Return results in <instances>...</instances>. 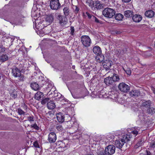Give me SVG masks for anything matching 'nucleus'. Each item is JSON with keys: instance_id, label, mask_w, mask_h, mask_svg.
<instances>
[{"instance_id": "30", "label": "nucleus", "mask_w": 155, "mask_h": 155, "mask_svg": "<svg viewBox=\"0 0 155 155\" xmlns=\"http://www.w3.org/2000/svg\"><path fill=\"white\" fill-rule=\"evenodd\" d=\"M56 128L58 130L61 132L63 130L62 126L61 125L57 124L56 126Z\"/></svg>"}, {"instance_id": "22", "label": "nucleus", "mask_w": 155, "mask_h": 155, "mask_svg": "<svg viewBox=\"0 0 155 155\" xmlns=\"http://www.w3.org/2000/svg\"><path fill=\"white\" fill-rule=\"evenodd\" d=\"M114 17L116 20L118 21H121L123 18L124 16L120 13H118L115 15Z\"/></svg>"}, {"instance_id": "9", "label": "nucleus", "mask_w": 155, "mask_h": 155, "mask_svg": "<svg viewBox=\"0 0 155 155\" xmlns=\"http://www.w3.org/2000/svg\"><path fill=\"white\" fill-rule=\"evenodd\" d=\"M12 73L13 76L15 77H17L20 76L21 72L18 68L15 67L12 69Z\"/></svg>"}, {"instance_id": "47", "label": "nucleus", "mask_w": 155, "mask_h": 155, "mask_svg": "<svg viewBox=\"0 0 155 155\" xmlns=\"http://www.w3.org/2000/svg\"><path fill=\"white\" fill-rule=\"evenodd\" d=\"M150 146L152 148H155V141L151 142Z\"/></svg>"}, {"instance_id": "19", "label": "nucleus", "mask_w": 155, "mask_h": 155, "mask_svg": "<svg viewBox=\"0 0 155 155\" xmlns=\"http://www.w3.org/2000/svg\"><path fill=\"white\" fill-rule=\"evenodd\" d=\"M44 96L43 93L40 92L38 91L35 94V98L37 100H39L43 97Z\"/></svg>"}, {"instance_id": "21", "label": "nucleus", "mask_w": 155, "mask_h": 155, "mask_svg": "<svg viewBox=\"0 0 155 155\" xmlns=\"http://www.w3.org/2000/svg\"><path fill=\"white\" fill-rule=\"evenodd\" d=\"M54 20V17L52 15H48L46 18V21L49 23V24L52 23Z\"/></svg>"}, {"instance_id": "1", "label": "nucleus", "mask_w": 155, "mask_h": 155, "mask_svg": "<svg viewBox=\"0 0 155 155\" xmlns=\"http://www.w3.org/2000/svg\"><path fill=\"white\" fill-rule=\"evenodd\" d=\"M130 136L127 135H124L122 138L118 140H116L115 142V145L117 148L120 149L125 143L130 140Z\"/></svg>"}, {"instance_id": "12", "label": "nucleus", "mask_w": 155, "mask_h": 155, "mask_svg": "<svg viewBox=\"0 0 155 155\" xmlns=\"http://www.w3.org/2000/svg\"><path fill=\"white\" fill-rule=\"evenodd\" d=\"M56 118L58 121L60 123H63L64 120V117L63 114L61 113L56 114Z\"/></svg>"}, {"instance_id": "55", "label": "nucleus", "mask_w": 155, "mask_h": 155, "mask_svg": "<svg viewBox=\"0 0 155 155\" xmlns=\"http://www.w3.org/2000/svg\"><path fill=\"white\" fill-rule=\"evenodd\" d=\"M148 53V51H146V52H145V53H146V54H148V53Z\"/></svg>"}, {"instance_id": "5", "label": "nucleus", "mask_w": 155, "mask_h": 155, "mask_svg": "<svg viewBox=\"0 0 155 155\" xmlns=\"http://www.w3.org/2000/svg\"><path fill=\"white\" fill-rule=\"evenodd\" d=\"M115 147L113 145L108 146L105 149L104 153L105 155H112L115 152Z\"/></svg>"}, {"instance_id": "33", "label": "nucleus", "mask_w": 155, "mask_h": 155, "mask_svg": "<svg viewBox=\"0 0 155 155\" xmlns=\"http://www.w3.org/2000/svg\"><path fill=\"white\" fill-rule=\"evenodd\" d=\"M96 4L95 5L96 8L97 9H100L101 8L102 5L100 3L99 1H97L96 2Z\"/></svg>"}, {"instance_id": "7", "label": "nucleus", "mask_w": 155, "mask_h": 155, "mask_svg": "<svg viewBox=\"0 0 155 155\" xmlns=\"http://www.w3.org/2000/svg\"><path fill=\"white\" fill-rule=\"evenodd\" d=\"M56 136L55 133L51 132L48 136V140L50 143H54L56 140Z\"/></svg>"}, {"instance_id": "50", "label": "nucleus", "mask_w": 155, "mask_h": 155, "mask_svg": "<svg viewBox=\"0 0 155 155\" xmlns=\"http://www.w3.org/2000/svg\"><path fill=\"white\" fill-rule=\"evenodd\" d=\"M146 152L147 153L146 155H151V153L149 150H146Z\"/></svg>"}, {"instance_id": "17", "label": "nucleus", "mask_w": 155, "mask_h": 155, "mask_svg": "<svg viewBox=\"0 0 155 155\" xmlns=\"http://www.w3.org/2000/svg\"><path fill=\"white\" fill-rule=\"evenodd\" d=\"M47 107L50 110L53 109L55 107V105L53 101L50 100L47 104Z\"/></svg>"}, {"instance_id": "16", "label": "nucleus", "mask_w": 155, "mask_h": 155, "mask_svg": "<svg viewBox=\"0 0 155 155\" xmlns=\"http://www.w3.org/2000/svg\"><path fill=\"white\" fill-rule=\"evenodd\" d=\"M31 87L32 89L35 91H38L40 89L39 85L37 83L33 82L31 83L30 84Z\"/></svg>"}, {"instance_id": "35", "label": "nucleus", "mask_w": 155, "mask_h": 155, "mask_svg": "<svg viewBox=\"0 0 155 155\" xmlns=\"http://www.w3.org/2000/svg\"><path fill=\"white\" fill-rule=\"evenodd\" d=\"M18 112L19 115L24 114L25 112L20 108H19L18 110Z\"/></svg>"}, {"instance_id": "11", "label": "nucleus", "mask_w": 155, "mask_h": 155, "mask_svg": "<svg viewBox=\"0 0 155 155\" xmlns=\"http://www.w3.org/2000/svg\"><path fill=\"white\" fill-rule=\"evenodd\" d=\"M55 16L57 19L59 21V23L62 25L65 22L64 20H63V16L61 14L57 13L55 14Z\"/></svg>"}, {"instance_id": "26", "label": "nucleus", "mask_w": 155, "mask_h": 155, "mask_svg": "<svg viewBox=\"0 0 155 155\" xmlns=\"http://www.w3.org/2000/svg\"><path fill=\"white\" fill-rule=\"evenodd\" d=\"M147 112L149 114H152L155 113V109L153 107L149 108L147 109Z\"/></svg>"}, {"instance_id": "37", "label": "nucleus", "mask_w": 155, "mask_h": 155, "mask_svg": "<svg viewBox=\"0 0 155 155\" xmlns=\"http://www.w3.org/2000/svg\"><path fill=\"white\" fill-rule=\"evenodd\" d=\"M18 77L19 78V80L20 81H23L25 79L24 75H22L21 73V74L20 76H18Z\"/></svg>"}, {"instance_id": "25", "label": "nucleus", "mask_w": 155, "mask_h": 155, "mask_svg": "<svg viewBox=\"0 0 155 155\" xmlns=\"http://www.w3.org/2000/svg\"><path fill=\"white\" fill-rule=\"evenodd\" d=\"M63 10L64 14L65 16H68L69 14L70 10H69V8H68V7H64V8Z\"/></svg>"}, {"instance_id": "44", "label": "nucleus", "mask_w": 155, "mask_h": 155, "mask_svg": "<svg viewBox=\"0 0 155 155\" xmlns=\"http://www.w3.org/2000/svg\"><path fill=\"white\" fill-rule=\"evenodd\" d=\"M131 133L136 136L138 134V131L137 130H134L131 131Z\"/></svg>"}, {"instance_id": "31", "label": "nucleus", "mask_w": 155, "mask_h": 155, "mask_svg": "<svg viewBox=\"0 0 155 155\" xmlns=\"http://www.w3.org/2000/svg\"><path fill=\"white\" fill-rule=\"evenodd\" d=\"M143 142V141L142 140H139V141L137 143L136 145L135 146V147L137 148L141 146H142Z\"/></svg>"}, {"instance_id": "10", "label": "nucleus", "mask_w": 155, "mask_h": 155, "mask_svg": "<svg viewBox=\"0 0 155 155\" xmlns=\"http://www.w3.org/2000/svg\"><path fill=\"white\" fill-rule=\"evenodd\" d=\"M112 77H108L104 79V82L107 85L114 84V83Z\"/></svg>"}, {"instance_id": "34", "label": "nucleus", "mask_w": 155, "mask_h": 155, "mask_svg": "<svg viewBox=\"0 0 155 155\" xmlns=\"http://www.w3.org/2000/svg\"><path fill=\"white\" fill-rule=\"evenodd\" d=\"M123 69L128 75H130L131 74V70L130 68H127L126 69H125L124 68H123Z\"/></svg>"}, {"instance_id": "45", "label": "nucleus", "mask_w": 155, "mask_h": 155, "mask_svg": "<svg viewBox=\"0 0 155 155\" xmlns=\"http://www.w3.org/2000/svg\"><path fill=\"white\" fill-rule=\"evenodd\" d=\"M86 14L88 16V17L89 18H91L92 19V16H94L93 15H91L88 12H86Z\"/></svg>"}, {"instance_id": "32", "label": "nucleus", "mask_w": 155, "mask_h": 155, "mask_svg": "<svg viewBox=\"0 0 155 155\" xmlns=\"http://www.w3.org/2000/svg\"><path fill=\"white\" fill-rule=\"evenodd\" d=\"M151 104V102L150 101H146L145 102H144L143 104V106H150V104Z\"/></svg>"}, {"instance_id": "27", "label": "nucleus", "mask_w": 155, "mask_h": 155, "mask_svg": "<svg viewBox=\"0 0 155 155\" xmlns=\"http://www.w3.org/2000/svg\"><path fill=\"white\" fill-rule=\"evenodd\" d=\"M34 117L33 115H31L30 116H28L27 117V120H25L24 121V122H25L27 121V120L29 121V122L31 123L33 122L34 121Z\"/></svg>"}, {"instance_id": "42", "label": "nucleus", "mask_w": 155, "mask_h": 155, "mask_svg": "<svg viewBox=\"0 0 155 155\" xmlns=\"http://www.w3.org/2000/svg\"><path fill=\"white\" fill-rule=\"evenodd\" d=\"M31 127L33 128H34L36 130H38L39 129V127L36 124L31 125Z\"/></svg>"}, {"instance_id": "38", "label": "nucleus", "mask_w": 155, "mask_h": 155, "mask_svg": "<svg viewBox=\"0 0 155 155\" xmlns=\"http://www.w3.org/2000/svg\"><path fill=\"white\" fill-rule=\"evenodd\" d=\"M5 51V48L2 46L0 45V53L3 52Z\"/></svg>"}, {"instance_id": "43", "label": "nucleus", "mask_w": 155, "mask_h": 155, "mask_svg": "<svg viewBox=\"0 0 155 155\" xmlns=\"http://www.w3.org/2000/svg\"><path fill=\"white\" fill-rule=\"evenodd\" d=\"M99 57H100L99 58V62H102L103 61H104V56H99Z\"/></svg>"}, {"instance_id": "2", "label": "nucleus", "mask_w": 155, "mask_h": 155, "mask_svg": "<svg viewBox=\"0 0 155 155\" xmlns=\"http://www.w3.org/2000/svg\"><path fill=\"white\" fill-rule=\"evenodd\" d=\"M102 13L105 17L110 18L115 15V12L112 8H107L104 10Z\"/></svg>"}, {"instance_id": "39", "label": "nucleus", "mask_w": 155, "mask_h": 155, "mask_svg": "<svg viewBox=\"0 0 155 155\" xmlns=\"http://www.w3.org/2000/svg\"><path fill=\"white\" fill-rule=\"evenodd\" d=\"M61 143H60V145H61V147H63L64 148H65L66 147H67V146L65 145V143L63 141H61L60 142Z\"/></svg>"}, {"instance_id": "46", "label": "nucleus", "mask_w": 155, "mask_h": 155, "mask_svg": "<svg viewBox=\"0 0 155 155\" xmlns=\"http://www.w3.org/2000/svg\"><path fill=\"white\" fill-rule=\"evenodd\" d=\"M75 9L74 10V12L75 13L77 14L78 13L79 11V8L76 6H74Z\"/></svg>"}, {"instance_id": "41", "label": "nucleus", "mask_w": 155, "mask_h": 155, "mask_svg": "<svg viewBox=\"0 0 155 155\" xmlns=\"http://www.w3.org/2000/svg\"><path fill=\"white\" fill-rule=\"evenodd\" d=\"M71 32H70L71 34L72 35H74V27H71Z\"/></svg>"}, {"instance_id": "13", "label": "nucleus", "mask_w": 155, "mask_h": 155, "mask_svg": "<svg viewBox=\"0 0 155 155\" xmlns=\"http://www.w3.org/2000/svg\"><path fill=\"white\" fill-rule=\"evenodd\" d=\"M130 96L131 97H138L140 95V91L137 90H134L129 92Z\"/></svg>"}, {"instance_id": "52", "label": "nucleus", "mask_w": 155, "mask_h": 155, "mask_svg": "<svg viewBox=\"0 0 155 155\" xmlns=\"http://www.w3.org/2000/svg\"><path fill=\"white\" fill-rule=\"evenodd\" d=\"M151 90L153 91V93L155 94V88L153 87H151Z\"/></svg>"}, {"instance_id": "49", "label": "nucleus", "mask_w": 155, "mask_h": 155, "mask_svg": "<svg viewBox=\"0 0 155 155\" xmlns=\"http://www.w3.org/2000/svg\"><path fill=\"white\" fill-rule=\"evenodd\" d=\"M11 95L12 97L13 98H15L17 97L16 94H15L14 93H12Z\"/></svg>"}, {"instance_id": "14", "label": "nucleus", "mask_w": 155, "mask_h": 155, "mask_svg": "<svg viewBox=\"0 0 155 155\" xmlns=\"http://www.w3.org/2000/svg\"><path fill=\"white\" fill-rule=\"evenodd\" d=\"M93 52L96 54L100 55L101 53V51L100 47L96 46H94L93 49Z\"/></svg>"}, {"instance_id": "23", "label": "nucleus", "mask_w": 155, "mask_h": 155, "mask_svg": "<svg viewBox=\"0 0 155 155\" xmlns=\"http://www.w3.org/2000/svg\"><path fill=\"white\" fill-rule=\"evenodd\" d=\"M112 77L114 83L116 82L119 81L120 80L119 76L117 74H114Z\"/></svg>"}, {"instance_id": "24", "label": "nucleus", "mask_w": 155, "mask_h": 155, "mask_svg": "<svg viewBox=\"0 0 155 155\" xmlns=\"http://www.w3.org/2000/svg\"><path fill=\"white\" fill-rule=\"evenodd\" d=\"M8 57L6 55L3 54L0 56V61L3 62L8 59Z\"/></svg>"}, {"instance_id": "15", "label": "nucleus", "mask_w": 155, "mask_h": 155, "mask_svg": "<svg viewBox=\"0 0 155 155\" xmlns=\"http://www.w3.org/2000/svg\"><path fill=\"white\" fill-rule=\"evenodd\" d=\"M142 16L140 15H135L133 16V21L135 22H139L142 19Z\"/></svg>"}, {"instance_id": "53", "label": "nucleus", "mask_w": 155, "mask_h": 155, "mask_svg": "<svg viewBox=\"0 0 155 155\" xmlns=\"http://www.w3.org/2000/svg\"><path fill=\"white\" fill-rule=\"evenodd\" d=\"M123 2H130L131 0H122Z\"/></svg>"}, {"instance_id": "48", "label": "nucleus", "mask_w": 155, "mask_h": 155, "mask_svg": "<svg viewBox=\"0 0 155 155\" xmlns=\"http://www.w3.org/2000/svg\"><path fill=\"white\" fill-rule=\"evenodd\" d=\"M34 147L36 148L39 147V146L38 143L36 142H34Z\"/></svg>"}, {"instance_id": "3", "label": "nucleus", "mask_w": 155, "mask_h": 155, "mask_svg": "<svg viewBox=\"0 0 155 155\" xmlns=\"http://www.w3.org/2000/svg\"><path fill=\"white\" fill-rule=\"evenodd\" d=\"M81 41L84 46L87 47L90 46L91 43V40L87 35H83L81 38Z\"/></svg>"}, {"instance_id": "51", "label": "nucleus", "mask_w": 155, "mask_h": 155, "mask_svg": "<svg viewBox=\"0 0 155 155\" xmlns=\"http://www.w3.org/2000/svg\"><path fill=\"white\" fill-rule=\"evenodd\" d=\"M128 49L127 48H125L124 49H123V51L124 53H126V52L127 51Z\"/></svg>"}, {"instance_id": "56", "label": "nucleus", "mask_w": 155, "mask_h": 155, "mask_svg": "<svg viewBox=\"0 0 155 155\" xmlns=\"http://www.w3.org/2000/svg\"><path fill=\"white\" fill-rule=\"evenodd\" d=\"M15 25H17V24H16V23H15Z\"/></svg>"}, {"instance_id": "28", "label": "nucleus", "mask_w": 155, "mask_h": 155, "mask_svg": "<svg viewBox=\"0 0 155 155\" xmlns=\"http://www.w3.org/2000/svg\"><path fill=\"white\" fill-rule=\"evenodd\" d=\"M39 83L40 85H43L45 83L46 81L44 79L43 77H39Z\"/></svg>"}, {"instance_id": "54", "label": "nucleus", "mask_w": 155, "mask_h": 155, "mask_svg": "<svg viewBox=\"0 0 155 155\" xmlns=\"http://www.w3.org/2000/svg\"><path fill=\"white\" fill-rule=\"evenodd\" d=\"M151 54H149L147 55L146 56V57H149V56H151Z\"/></svg>"}, {"instance_id": "6", "label": "nucleus", "mask_w": 155, "mask_h": 155, "mask_svg": "<svg viewBox=\"0 0 155 155\" xmlns=\"http://www.w3.org/2000/svg\"><path fill=\"white\" fill-rule=\"evenodd\" d=\"M118 88L121 91L125 93L128 92L130 89L129 86L124 83H120Z\"/></svg>"}, {"instance_id": "18", "label": "nucleus", "mask_w": 155, "mask_h": 155, "mask_svg": "<svg viewBox=\"0 0 155 155\" xmlns=\"http://www.w3.org/2000/svg\"><path fill=\"white\" fill-rule=\"evenodd\" d=\"M145 15L146 17L148 18H152L154 16V12L151 10H149L145 12Z\"/></svg>"}, {"instance_id": "20", "label": "nucleus", "mask_w": 155, "mask_h": 155, "mask_svg": "<svg viewBox=\"0 0 155 155\" xmlns=\"http://www.w3.org/2000/svg\"><path fill=\"white\" fill-rule=\"evenodd\" d=\"M133 12L131 10H127L124 12V15L127 18H130L133 16Z\"/></svg>"}, {"instance_id": "36", "label": "nucleus", "mask_w": 155, "mask_h": 155, "mask_svg": "<svg viewBox=\"0 0 155 155\" xmlns=\"http://www.w3.org/2000/svg\"><path fill=\"white\" fill-rule=\"evenodd\" d=\"M72 121H68L67 122V126L68 128H71L72 127Z\"/></svg>"}, {"instance_id": "29", "label": "nucleus", "mask_w": 155, "mask_h": 155, "mask_svg": "<svg viewBox=\"0 0 155 155\" xmlns=\"http://www.w3.org/2000/svg\"><path fill=\"white\" fill-rule=\"evenodd\" d=\"M50 100L49 98H45L41 101V104L43 105L45 104L46 103H48V102H49Z\"/></svg>"}, {"instance_id": "4", "label": "nucleus", "mask_w": 155, "mask_h": 155, "mask_svg": "<svg viewBox=\"0 0 155 155\" xmlns=\"http://www.w3.org/2000/svg\"><path fill=\"white\" fill-rule=\"evenodd\" d=\"M50 6L52 9L56 10L60 8L61 4L59 0H51L50 2Z\"/></svg>"}, {"instance_id": "40", "label": "nucleus", "mask_w": 155, "mask_h": 155, "mask_svg": "<svg viewBox=\"0 0 155 155\" xmlns=\"http://www.w3.org/2000/svg\"><path fill=\"white\" fill-rule=\"evenodd\" d=\"M92 20H94L95 22L97 23H100V21L96 17L94 16H92Z\"/></svg>"}, {"instance_id": "8", "label": "nucleus", "mask_w": 155, "mask_h": 155, "mask_svg": "<svg viewBox=\"0 0 155 155\" xmlns=\"http://www.w3.org/2000/svg\"><path fill=\"white\" fill-rule=\"evenodd\" d=\"M112 64V61L110 60H106L102 63L104 68L107 70L110 69Z\"/></svg>"}]
</instances>
